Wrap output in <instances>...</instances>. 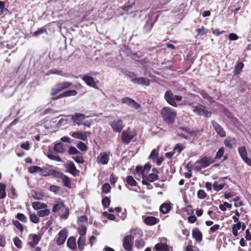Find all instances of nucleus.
Masks as SVG:
<instances>
[{
	"label": "nucleus",
	"instance_id": "49530a36",
	"mask_svg": "<svg viewBox=\"0 0 251 251\" xmlns=\"http://www.w3.org/2000/svg\"><path fill=\"white\" fill-rule=\"evenodd\" d=\"M158 149L159 148L157 147V149H153L152 152H151V153L150 154V155L149 156V158L150 159L154 160L155 159V158L157 157L158 155Z\"/></svg>",
	"mask_w": 251,
	"mask_h": 251
},
{
	"label": "nucleus",
	"instance_id": "5701e85b",
	"mask_svg": "<svg viewBox=\"0 0 251 251\" xmlns=\"http://www.w3.org/2000/svg\"><path fill=\"white\" fill-rule=\"evenodd\" d=\"M144 223L148 226H152L157 224L158 219L153 216H147L144 220Z\"/></svg>",
	"mask_w": 251,
	"mask_h": 251
},
{
	"label": "nucleus",
	"instance_id": "13d9d810",
	"mask_svg": "<svg viewBox=\"0 0 251 251\" xmlns=\"http://www.w3.org/2000/svg\"><path fill=\"white\" fill-rule=\"evenodd\" d=\"M13 224L15 225L16 227L19 229V230L22 231L23 230V227L22 224L19 221H14Z\"/></svg>",
	"mask_w": 251,
	"mask_h": 251
},
{
	"label": "nucleus",
	"instance_id": "2f4dec72",
	"mask_svg": "<svg viewBox=\"0 0 251 251\" xmlns=\"http://www.w3.org/2000/svg\"><path fill=\"white\" fill-rule=\"evenodd\" d=\"M77 92L76 90H68L60 95L58 97L60 98L65 97L75 96Z\"/></svg>",
	"mask_w": 251,
	"mask_h": 251
},
{
	"label": "nucleus",
	"instance_id": "de8ad7c7",
	"mask_svg": "<svg viewBox=\"0 0 251 251\" xmlns=\"http://www.w3.org/2000/svg\"><path fill=\"white\" fill-rule=\"evenodd\" d=\"M38 215L37 214H30V216H29V218H30V221L33 222V223L34 224H37L39 222V218H38Z\"/></svg>",
	"mask_w": 251,
	"mask_h": 251
},
{
	"label": "nucleus",
	"instance_id": "052dcab7",
	"mask_svg": "<svg viewBox=\"0 0 251 251\" xmlns=\"http://www.w3.org/2000/svg\"><path fill=\"white\" fill-rule=\"evenodd\" d=\"M213 188L215 191H220L224 188V185L223 184H218L217 183H215L213 184Z\"/></svg>",
	"mask_w": 251,
	"mask_h": 251
},
{
	"label": "nucleus",
	"instance_id": "0e129e2a",
	"mask_svg": "<svg viewBox=\"0 0 251 251\" xmlns=\"http://www.w3.org/2000/svg\"><path fill=\"white\" fill-rule=\"evenodd\" d=\"M228 39L231 41H235L238 40V36L234 33H231L228 35Z\"/></svg>",
	"mask_w": 251,
	"mask_h": 251
},
{
	"label": "nucleus",
	"instance_id": "c756f323",
	"mask_svg": "<svg viewBox=\"0 0 251 251\" xmlns=\"http://www.w3.org/2000/svg\"><path fill=\"white\" fill-rule=\"evenodd\" d=\"M241 228V223L238 222L235 224L232 225V233L234 236H237L238 235V230L240 229Z\"/></svg>",
	"mask_w": 251,
	"mask_h": 251
},
{
	"label": "nucleus",
	"instance_id": "b1692460",
	"mask_svg": "<svg viewBox=\"0 0 251 251\" xmlns=\"http://www.w3.org/2000/svg\"><path fill=\"white\" fill-rule=\"evenodd\" d=\"M31 195L35 200H42L45 197V194L42 191L33 190L31 193Z\"/></svg>",
	"mask_w": 251,
	"mask_h": 251
},
{
	"label": "nucleus",
	"instance_id": "2eb2a0df",
	"mask_svg": "<svg viewBox=\"0 0 251 251\" xmlns=\"http://www.w3.org/2000/svg\"><path fill=\"white\" fill-rule=\"evenodd\" d=\"M67 230L66 229H63L60 230L57 239V243L59 246H61L65 243L67 237Z\"/></svg>",
	"mask_w": 251,
	"mask_h": 251
},
{
	"label": "nucleus",
	"instance_id": "a211bd4d",
	"mask_svg": "<svg viewBox=\"0 0 251 251\" xmlns=\"http://www.w3.org/2000/svg\"><path fill=\"white\" fill-rule=\"evenodd\" d=\"M66 168L67 171L73 176H76L78 175L79 172L76 170L75 165L73 162H69L66 165Z\"/></svg>",
	"mask_w": 251,
	"mask_h": 251
},
{
	"label": "nucleus",
	"instance_id": "423d86ee",
	"mask_svg": "<svg viewBox=\"0 0 251 251\" xmlns=\"http://www.w3.org/2000/svg\"><path fill=\"white\" fill-rule=\"evenodd\" d=\"M112 129L116 132L120 133L122 130L124 125L121 119H116L110 122Z\"/></svg>",
	"mask_w": 251,
	"mask_h": 251
},
{
	"label": "nucleus",
	"instance_id": "338daca9",
	"mask_svg": "<svg viewBox=\"0 0 251 251\" xmlns=\"http://www.w3.org/2000/svg\"><path fill=\"white\" fill-rule=\"evenodd\" d=\"M78 152L77 150L75 147H71L69 148V153L70 154H76Z\"/></svg>",
	"mask_w": 251,
	"mask_h": 251
},
{
	"label": "nucleus",
	"instance_id": "c85d7f7f",
	"mask_svg": "<svg viewBox=\"0 0 251 251\" xmlns=\"http://www.w3.org/2000/svg\"><path fill=\"white\" fill-rule=\"evenodd\" d=\"M28 171H29V173L32 174L35 173H39L41 176L43 175V169L37 166H31L29 169H28Z\"/></svg>",
	"mask_w": 251,
	"mask_h": 251
},
{
	"label": "nucleus",
	"instance_id": "473e14b6",
	"mask_svg": "<svg viewBox=\"0 0 251 251\" xmlns=\"http://www.w3.org/2000/svg\"><path fill=\"white\" fill-rule=\"evenodd\" d=\"M54 151H55V152L61 153L64 152L65 151V149L63 148V144L61 142H59L58 143L55 144Z\"/></svg>",
	"mask_w": 251,
	"mask_h": 251
},
{
	"label": "nucleus",
	"instance_id": "5fc2aeb1",
	"mask_svg": "<svg viewBox=\"0 0 251 251\" xmlns=\"http://www.w3.org/2000/svg\"><path fill=\"white\" fill-rule=\"evenodd\" d=\"M16 218L23 222H26L27 221L26 217L24 214L20 213L17 214Z\"/></svg>",
	"mask_w": 251,
	"mask_h": 251
},
{
	"label": "nucleus",
	"instance_id": "f8f14e48",
	"mask_svg": "<svg viewBox=\"0 0 251 251\" xmlns=\"http://www.w3.org/2000/svg\"><path fill=\"white\" fill-rule=\"evenodd\" d=\"M41 240V237L35 234H30L29 236V242L28 245L34 248L38 244Z\"/></svg>",
	"mask_w": 251,
	"mask_h": 251
},
{
	"label": "nucleus",
	"instance_id": "6e6d98bb",
	"mask_svg": "<svg viewBox=\"0 0 251 251\" xmlns=\"http://www.w3.org/2000/svg\"><path fill=\"white\" fill-rule=\"evenodd\" d=\"M197 196H198L199 198L200 199H203L206 196V194L204 190H199L198 193H197Z\"/></svg>",
	"mask_w": 251,
	"mask_h": 251
},
{
	"label": "nucleus",
	"instance_id": "c03bdc74",
	"mask_svg": "<svg viewBox=\"0 0 251 251\" xmlns=\"http://www.w3.org/2000/svg\"><path fill=\"white\" fill-rule=\"evenodd\" d=\"M231 207V204L228 203L226 202H224L223 204H221L219 206V208L222 210L223 211H225L226 209H230Z\"/></svg>",
	"mask_w": 251,
	"mask_h": 251
},
{
	"label": "nucleus",
	"instance_id": "a878e982",
	"mask_svg": "<svg viewBox=\"0 0 251 251\" xmlns=\"http://www.w3.org/2000/svg\"><path fill=\"white\" fill-rule=\"evenodd\" d=\"M192 236L194 239H195L197 242H200L201 241V239L202 238V235H201V233L200 232V230L198 229H195L192 231Z\"/></svg>",
	"mask_w": 251,
	"mask_h": 251
},
{
	"label": "nucleus",
	"instance_id": "69168bd1",
	"mask_svg": "<svg viewBox=\"0 0 251 251\" xmlns=\"http://www.w3.org/2000/svg\"><path fill=\"white\" fill-rule=\"evenodd\" d=\"M142 178H143L142 182L144 185H150V182H151V181H150L149 179L147 178V176L143 175Z\"/></svg>",
	"mask_w": 251,
	"mask_h": 251
},
{
	"label": "nucleus",
	"instance_id": "774afa93",
	"mask_svg": "<svg viewBox=\"0 0 251 251\" xmlns=\"http://www.w3.org/2000/svg\"><path fill=\"white\" fill-rule=\"evenodd\" d=\"M74 160L77 163H82L84 162V160L82 157L76 156L74 157Z\"/></svg>",
	"mask_w": 251,
	"mask_h": 251
},
{
	"label": "nucleus",
	"instance_id": "680f3d73",
	"mask_svg": "<svg viewBox=\"0 0 251 251\" xmlns=\"http://www.w3.org/2000/svg\"><path fill=\"white\" fill-rule=\"evenodd\" d=\"M135 246L137 248H142L144 246V242L142 239L137 240L135 243Z\"/></svg>",
	"mask_w": 251,
	"mask_h": 251
},
{
	"label": "nucleus",
	"instance_id": "cd10ccee",
	"mask_svg": "<svg viewBox=\"0 0 251 251\" xmlns=\"http://www.w3.org/2000/svg\"><path fill=\"white\" fill-rule=\"evenodd\" d=\"M33 208L35 210L43 209L47 207L46 204L42 202L35 201L32 203Z\"/></svg>",
	"mask_w": 251,
	"mask_h": 251
},
{
	"label": "nucleus",
	"instance_id": "72a5a7b5",
	"mask_svg": "<svg viewBox=\"0 0 251 251\" xmlns=\"http://www.w3.org/2000/svg\"><path fill=\"white\" fill-rule=\"evenodd\" d=\"M87 227L86 225H82L79 226L77 228V233H79L80 236H85L86 233Z\"/></svg>",
	"mask_w": 251,
	"mask_h": 251
},
{
	"label": "nucleus",
	"instance_id": "c9c22d12",
	"mask_svg": "<svg viewBox=\"0 0 251 251\" xmlns=\"http://www.w3.org/2000/svg\"><path fill=\"white\" fill-rule=\"evenodd\" d=\"M62 182L64 185L68 188H71V181L69 177L67 176H63L62 177Z\"/></svg>",
	"mask_w": 251,
	"mask_h": 251
},
{
	"label": "nucleus",
	"instance_id": "f704fd0d",
	"mask_svg": "<svg viewBox=\"0 0 251 251\" xmlns=\"http://www.w3.org/2000/svg\"><path fill=\"white\" fill-rule=\"evenodd\" d=\"M50 214V210L46 208L42 209L40 210H38L37 212V215L40 217H44L49 215Z\"/></svg>",
	"mask_w": 251,
	"mask_h": 251
},
{
	"label": "nucleus",
	"instance_id": "0eeeda50",
	"mask_svg": "<svg viewBox=\"0 0 251 251\" xmlns=\"http://www.w3.org/2000/svg\"><path fill=\"white\" fill-rule=\"evenodd\" d=\"M211 163V160L209 158L204 157L195 163V167L197 171H199L201 169L209 166Z\"/></svg>",
	"mask_w": 251,
	"mask_h": 251
},
{
	"label": "nucleus",
	"instance_id": "864d4df0",
	"mask_svg": "<svg viewBox=\"0 0 251 251\" xmlns=\"http://www.w3.org/2000/svg\"><path fill=\"white\" fill-rule=\"evenodd\" d=\"M13 242L17 248L21 249L22 248V242L18 238L16 237L14 238Z\"/></svg>",
	"mask_w": 251,
	"mask_h": 251
},
{
	"label": "nucleus",
	"instance_id": "393cba45",
	"mask_svg": "<svg viewBox=\"0 0 251 251\" xmlns=\"http://www.w3.org/2000/svg\"><path fill=\"white\" fill-rule=\"evenodd\" d=\"M86 243V236H79V239H77V248L80 251H82L84 246L85 243Z\"/></svg>",
	"mask_w": 251,
	"mask_h": 251
},
{
	"label": "nucleus",
	"instance_id": "9d476101",
	"mask_svg": "<svg viewBox=\"0 0 251 251\" xmlns=\"http://www.w3.org/2000/svg\"><path fill=\"white\" fill-rule=\"evenodd\" d=\"M109 154L106 152H102L97 158V162L101 165L107 164L109 161Z\"/></svg>",
	"mask_w": 251,
	"mask_h": 251
},
{
	"label": "nucleus",
	"instance_id": "9b49d317",
	"mask_svg": "<svg viewBox=\"0 0 251 251\" xmlns=\"http://www.w3.org/2000/svg\"><path fill=\"white\" fill-rule=\"evenodd\" d=\"M123 103H125L134 109H139L140 105L129 97H124L121 100Z\"/></svg>",
	"mask_w": 251,
	"mask_h": 251
},
{
	"label": "nucleus",
	"instance_id": "1a4fd4ad",
	"mask_svg": "<svg viewBox=\"0 0 251 251\" xmlns=\"http://www.w3.org/2000/svg\"><path fill=\"white\" fill-rule=\"evenodd\" d=\"M82 80L85 82L86 84L90 86L91 87L98 89L97 82L94 80L93 77L90 75L89 74L84 75Z\"/></svg>",
	"mask_w": 251,
	"mask_h": 251
},
{
	"label": "nucleus",
	"instance_id": "6e6552de",
	"mask_svg": "<svg viewBox=\"0 0 251 251\" xmlns=\"http://www.w3.org/2000/svg\"><path fill=\"white\" fill-rule=\"evenodd\" d=\"M133 238L130 235L125 237L123 240V246L126 251H130L132 250Z\"/></svg>",
	"mask_w": 251,
	"mask_h": 251
},
{
	"label": "nucleus",
	"instance_id": "dca6fc26",
	"mask_svg": "<svg viewBox=\"0 0 251 251\" xmlns=\"http://www.w3.org/2000/svg\"><path fill=\"white\" fill-rule=\"evenodd\" d=\"M132 138L133 135L129 131H128V130H125L122 132V140L123 142H125L126 144H128Z\"/></svg>",
	"mask_w": 251,
	"mask_h": 251
},
{
	"label": "nucleus",
	"instance_id": "4be33fe9",
	"mask_svg": "<svg viewBox=\"0 0 251 251\" xmlns=\"http://www.w3.org/2000/svg\"><path fill=\"white\" fill-rule=\"evenodd\" d=\"M57 152H54L51 150H49L47 153V156L49 159H50L52 160L57 161L58 162L61 161V159L57 154Z\"/></svg>",
	"mask_w": 251,
	"mask_h": 251
},
{
	"label": "nucleus",
	"instance_id": "09e8293b",
	"mask_svg": "<svg viewBox=\"0 0 251 251\" xmlns=\"http://www.w3.org/2000/svg\"><path fill=\"white\" fill-rule=\"evenodd\" d=\"M101 203L102 205H103L104 207H108L110 204V199H109L108 197H105L103 199H102Z\"/></svg>",
	"mask_w": 251,
	"mask_h": 251
},
{
	"label": "nucleus",
	"instance_id": "4c0bfd02",
	"mask_svg": "<svg viewBox=\"0 0 251 251\" xmlns=\"http://www.w3.org/2000/svg\"><path fill=\"white\" fill-rule=\"evenodd\" d=\"M126 182L128 185L132 186H135L137 184L136 181L131 176H128L126 178Z\"/></svg>",
	"mask_w": 251,
	"mask_h": 251
},
{
	"label": "nucleus",
	"instance_id": "e2e57ef3",
	"mask_svg": "<svg viewBox=\"0 0 251 251\" xmlns=\"http://www.w3.org/2000/svg\"><path fill=\"white\" fill-rule=\"evenodd\" d=\"M21 148L26 151L29 150V143L28 142H25L21 145Z\"/></svg>",
	"mask_w": 251,
	"mask_h": 251
},
{
	"label": "nucleus",
	"instance_id": "6ab92c4d",
	"mask_svg": "<svg viewBox=\"0 0 251 251\" xmlns=\"http://www.w3.org/2000/svg\"><path fill=\"white\" fill-rule=\"evenodd\" d=\"M213 127L217 133L221 137H224L226 135V132L222 127L219 125L216 122L213 121L211 122Z\"/></svg>",
	"mask_w": 251,
	"mask_h": 251
},
{
	"label": "nucleus",
	"instance_id": "7c9ffc66",
	"mask_svg": "<svg viewBox=\"0 0 251 251\" xmlns=\"http://www.w3.org/2000/svg\"><path fill=\"white\" fill-rule=\"evenodd\" d=\"M155 249L156 251H169L167 245L161 243L155 245Z\"/></svg>",
	"mask_w": 251,
	"mask_h": 251
},
{
	"label": "nucleus",
	"instance_id": "603ef678",
	"mask_svg": "<svg viewBox=\"0 0 251 251\" xmlns=\"http://www.w3.org/2000/svg\"><path fill=\"white\" fill-rule=\"evenodd\" d=\"M224 149L223 148H221L220 149L218 150L216 157H215V158L216 159H220L221 158L224 154Z\"/></svg>",
	"mask_w": 251,
	"mask_h": 251
},
{
	"label": "nucleus",
	"instance_id": "a19ab883",
	"mask_svg": "<svg viewBox=\"0 0 251 251\" xmlns=\"http://www.w3.org/2000/svg\"><path fill=\"white\" fill-rule=\"evenodd\" d=\"M147 178L150 180V182H153L158 179V176L156 173H151L147 176Z\"/></svg>",
	"mask_w": 251,
	"mask_h": 251
},
{
	"label": "nucleus",
	"instance_id": "bf43d9fd",
	"mask_svg": "<svg viewBox=\"0 0 251 251\" xmlns=\"http://www.w3.org/2000/svg\"><path fill=\"white\" fill-rule=\"evenodd\" d=\"M186 251H199V250L198 248L191 245H189L186 247Z\"/></svg>",
	"mask_w": 251,
	"mask_h": 251
},
{
	"label": "nucleus",
	"instance_id": "8fccbe9b",
	"mask_svg": "<svg viewBox=\"0 0 251 251\" xmlns=\"http://www.w3.org/2000/svg\"><path fill=\"white\" fill-rule=\"evenodd\" d=\"M243 67V64L242 62H238L236 63L235 67V72L236 74H238L241 72Z\"/></svg>",
	"mask_w": 251,
	"mask_h": 251
},
{
	"label": "nucleus",
	"instance_id": "4d7b16f0",
	"mask_svg": "<svg viewBox=\"0 0 251 251\" xmlns=\"http://www.w3.org/2000/svg\"><path fill=\"white\" fill-rule=\"evenodd\" d=\"M103 215L111 221H114L116 218L115 215L112 214H109L107 212H104Z\"/></svg>",
	"mask_w": 251,
	"mask_h": 251
},
{
	"label": "nucleus",
	"instance_id": "f3484780",
	"mask_svg": "<svg viewBox=\"0 0 251 251\" xmlns=\"http://www.w3.org/2000/svg\"><path fill=\"white\" fill-rule=\"evenodd\" d=\"M85 118H86V116L84 115L76 113L73 115L72 118L74 123H75L78 126L82 124V122Z\"/></svg>",
	"mask_w": 251,
	"mask_h": 251
},
{
	"label": "nucleus",
	"instance_id": "37998d69",
	"mask_svg": "<svg viewBox=\"0 0 251 251\" xmlns=\"http://www.w3.org/2000/svg\"><path fill=\"white\" fill-rule=\"evenodd\" d=\"M111 190V187L110 185L107 183H105L103 184V186L101 187V191L104 194H107Z\"/></svg>",
	"mask_w": 251,
	"mask_h": 251
},
{
	"label": "nucleus",
	"instance_id": "a18cd8bd",
	"mask_svg": "<svg viewBox=\"0 0 251 251\" xmlns=\"http://www.w3.org/2000/svg\"><path fill=\"white\" fill-rule=\"evenodd\" d=\"M135 4V0H128V5H125L122 7L123 10L128 11Z\"/></svg>",
	"mask_w": 251,
	"mask_h": 251
},
{
	"label": "nucleus",
	"instance_id": "20e7f679",
	"mask_svg": "<svg viewBox=\"0 0 251 251\" xmlns=\"http://www.w3.org/2000/svg\"><path fill=\"white\" fill-rule=\"evenodd\" d=\"M72 85V83L69 81H64L55 84V87L51 90V95L54 96L61 91L64 90Z\"/></svg>",
	"mask_w": 251,
	"mask_h": 251
},
{
	"label": "nucleus",
	"instance_id": "39448f33",
	"mask_svg": "<svg viewBox=\"0 0 251 251\" xmlns=\"http://www.w3.org/2000/svg\"><path fill=\"white\" fill-rule=\"evenodd\" d=\"M193 112L197 115L204 116L206 118L210 117L211 113L210 111H207L206 109L202 105H197L193 109Z\"/></svg>",
	"mask_w": 251,
	"mask_h": 251
},
{
	"label": "nucleus",
	"instance_id": "e433bc0d",
	"mask_svg": "<svg viewBox=\"0 0 251 251\" xmlns=\"http://www.w3.org/2000/svg\"><path fill=\"white\" fill-rule=\"evenodd\" d=\"M238 152L240 156L243 157H247V153L245 146H241L238 149Z\"/></svg>",
	"mask_w": 251,
	"mask_h": 251
},
{
	"label": "nucleus",
	"instance_id": "ddd939ff",
	"mask_svg": "<svg viewBox=\"0 0 251 251\" xmlns=\"http://www.w3.org/2000/svg\"><path fill=\"white\" fill-rule=\"evenodd\" d=\"M90 132L88 131H76L72 132V136L74 138L80 139L82 140H86L87 137L89 136Z\"/></svg>",
	"mask_w": 251,
	"mask_h": 251
},
{
	"label": "nucleus",
	"instance_id": "79ce46f5",
	"mask_svg": "<svg viewBox=\"0 0 251 251\" xmlns=\"http://www.w3.org/2000/svg\"><path fill=\"white\" fill-rule=\"evenodd\" d=\"M185 148V146L183 144H177L176 145L174 149V151H177L178 153H180Z\"/></svg>",
	"mask_w": 251,
	"mask_h": 251
},
{
	"label": "nucleus",
	"instance_id": "f257e3e1",
	"mask_svg": "<svg viewBox=\"0 0 251 251\" xmlns=\"http://www.w3.org/2000/svg\"><path fill=\"white\" fill-rule=\"evenodd\" d=\"M161 114L164 121L168 124H173L176 117V113L174 109L165 107L161 109Z\"/></svg>",
	"mask_w": 251,
	"mask_h": 251
},
{
	"label": "nucleus",
	"instance_id": "7ed1b4c3",
	"mask_svg": "<svg viewBox=\"0 0 251 251\" xmlns=\"http://www.w3.org/2000/svg\"><path fill=\"white\" fill-rule=\"evenodd\" d=\"M164 98L169 104L175 107L177 106V105L176 104V101H179L182 100L181 96L174 95L170 90H168L165 92Z\"/></svg>",
	"mask_w": 251,
	"mask_h": 251
},
{
	"label": "nucleus",
	"instance_id": "58836bf2",
	"mask_svg": "<svg viewBox=\"0 0 251 251\" xmlns=\"http://www.w3.org/2000/svg\"><path fill=\"white\" fill-rule=\"evenodd\" d=\"M87 218L86 216H82L78 218L77 219V224L79 226H82V225H86L87 224Z\"/></svg>",
	"mask_w": 251,
	"mask_h": 251
},
{
	"label": "nucleus",
	"instance_id": "ea45409f",
	"mask_svg": "<svg viewBox=\"0 0 251 251\" xmlns=\"http://www.w3.org/2000/svg\"><path fill=\"white\" fill-rule=\"evenodd\" d=\"M5 196V184L0 183V199L4 198Z\"/></svg>",
	"mask_w": 251,
	"mask_h": 251
},
{
	"label": "nucleus",
	"instance_id": "f03ea898",
	"mask_svg": "<svg viewBox=\"0 0 251 251\" xmlns=\"http://www.w3.org/2000/svg\"><path fill=\"white\" fill-rule=\"evenodd\" d=\"M52 212H58V215L62 218H67L69 215V209L66 207L63 202H58L53 206Z\"/></svg>",
	"mask_w": 251,
	"mask_h": 251
},
{
	"label": "nucleus",
	"instance_id": "412c9836",
	"mask_svg": "<svg viewBox=\"0 0 251 251\" xmlns=\"http://www.w3.org/2000/svg\"><path fill=\"white\" fill-rule=\"evenodd\" d=\"M67 246L73 251L76 250L77 247L75 238L73 236L70 237L67 240Z\"/></svg>",
	"mask_w": 251,
	"mask_h": 251
},
{
	"label": "nucleus",
	"instance_id": "bb28decb",
	"mask_svg": "<svg viewBox=\"0 0 251 251\" xmlns=\"http://www.w3.org/2000/svg\"><path fill=\"white\" fill-rule=\"evenodd\" d=\"M171 209V206L170 203L165 202L161 204L160 207V212L163 214H166Z\"/></svg>",
	"mask_w": 251,
	"mask_h": 251
},
{
	"label": "nucleus",
	"instance_id": "3c124183",
	"mask_svg": "<svg viewBox=\"0 0 251 251\" xmlns=\"http://www.w3.org/2000/svg\"><path fill=\"white\" fill-rule=\"evenodd\" d=\"M76 147L78 149L83 151H86L87 149V146L82 142H79L78 144H77Z\"/></svg>",
	"mask_w": 251,
	"mask_h": 251
},
{
	"label": "nucleus",
	"instance_id": "aec40b11",
	"mask_svg": "<svg viewBox=\"0 0 251 251\" xmlns=\"http://www.w3.org/2000/svg\"><path fill=\"white\" fill-rule=\"evenodd\" d=\"M236 141L234 138L228 137L224 140V145L229 149H232L236 146Z\"/></svg>",
	"mask_w": 251,
	"mask_h": 251
},
{
	"label": "nucleus",
	"instance_id": "4468645a",
	"mask_svg": "<svg viewBox=\"0 0 251 251\" xmlns=\"http://www.w3.org/2000/svg\"><path fill=\"white\" fill-rule=\"evenodd\" d=\"M131 82L136 85H143L146 86L150 85V80L148 78L140 77L138 78H133Z\"/></svg>",
	"mask_w": 251,
	"mask_h": 251
}]
</instances>
